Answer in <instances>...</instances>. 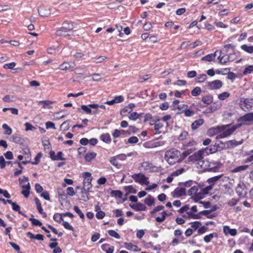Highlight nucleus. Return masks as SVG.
Listing matches in <instances>:
<instances>
[{"mask_svg":"<svg viewBox=\"0 0 253 253\" xmlns=\"http://www.w3.org/2000/svg\"><path fill=\"white\" fill-rule=\"evenodd\" d=\"M165 159L170 165L180 162L183 159L180 152L174 148L170 149L166 152Z\"/></svg>","mask_w":253,"mask_h":253,"instance_id":"1","label":"nucleus"},{"mask_svg":"<svg viewBox=\"0 0 253 253\" xmlns=\"http://www.w3.org/2000/svg\"><path fill=\"white\" fill-rule=\"evenodd\" d=\"M197 144L196 141L193 139H190L188 141H185L182 144L181 149L184 151L182 153L183 159H185L186 157L191 154L196 150L195 146Z\"/></svg>","mask_w":253,"mask_h":253,"instance_id":"2","label":"nucleus"},{"mask_svg":"<svg viewBox=\"0 0 253 253\" xmlns=\"http://www.w3.org/2000/svg\"><path fill=\"white\" fill-rule=\"evenodd\" d=\"M83 177L84 178L83 181V189L82 192L83 193L84 191H85V193L88 192L91 188L92 185L91 181L92 180V177L91 174L88 172H84L82 173Z\"/></svg>","mask_w":253,"mask_h":253,"instance_id":"3","label":"nucleus"},{"mask_svg":"<svg viewBox=\"0 0 253 253\" xmlns=\"http://www.w3.org/2000/svg\"><path fill=\"white\" fill-rule=\"evenodd\" d=\"M231 125H222L219 126V134L217 135L216 139H221L227 137L231 135L233 132V130L230 127Z\"/></svg>","mask_w":253,"mask_h":253,"instance_id":"4","label":"nucleus"},{"mask_svg":"<svg viewBox=\"0 0 253 253\" xmlns=\"http://www.w3.org/2000/svg\"><path fill=\"white\" fill-rule=\"evenodd\" d=\"M239 106L242 110L247 112L251 110L253 107V99L241 97L239 99Z\"/></svg>","mask_w":253,"mask_h":253,"instance_id":"5","label":"nucleus"},{"mask_svg":"<svg viewBox=\"0 0 253 253\" xmlns=\"http://www.w3.org/2000/svg\"><path fill=\"white\" fill-rule=\"evenodd\" d=\"M201 191V189L198 185H194L189 190L188 194L189 195L192 196L194 200L198 201L202 198Z\"/></svg>","mask_w":253,"mask_h":253,"instance_id":"6","label":"nucleus"},{"mask_svg":"<svg viewBox=\"0 0 253 253\" xmlns=\"http://www.w3.org/2000/svg\"><path fill=\"white\" fill-rule=\"evenodd\" d=\"M132 178L134 181L141 185H148L149 184L148 178L146 177L144 174L138 173L132 175Z\"/></svg>","mask_w":253,"mask_h":253,"instance_id":"7","label":"nucleus"},{"mask_svg":"<svg viewBox=\"0 0 253 253\" xmlns=\"http://www.w3.org/2000/svg\"><path fill=\"white\" fill-rule=\"evenodd\" d=\"M155 168V167L153 166V164L148 161H144L141 163L139 167V169L140 171L148 172L153 171Z\"/></svg>","mask_w":253,"mask_h":253,"instance_id":"8","label":"nucleus"},{"mask_svg":"<svg viewBox=\"0 0 253 253\" xmlns=\"http://www.w3.org/2000/svg\"><path fill=\"white\" fill-rule=\"evenodd\" d=\"M223 85L222 82L219 80L209 82L207 83L208 89L210 90H215L220 88Z\"/></svg>","mask_w":253,"mask_h":253,"instance_id":"9","label":"nucleus"},{"mask_svg":"<svg viewBox=\"0 0 253 253\" xmlns=\"http://www.w3.org/2000/svg\"><path fill=\"white\" fill-rule=\"evenodd\" d=\"M189 209V206L188 205H185L181 207L178 211V212L180 213H182L186 212L188 217L192 219H199L200 216L198 214H193L191 211H188Z\"/></svg>","mask_w":253,"mask_h":253,"instance_id":"10","label":"nucleus"},{"mask_svg":"<svg viewBox=\"0 0 253 253\" xmlns=\"http://www.w3.org/2000/svg\"><path fill=\"white\" fill-rule=\"evenodd\" d=\"M186 195L185 188L183 187H178L171 193L173 198H179Z\"/></svg>","mask_w":253,"mask_h":253,"instance_id":"11","label":"nucleus"},{"mask_svg":"<svg viewBox=\"0 0 253 253\" xmlns=\"http://www.w3.org/2000/svg\"><path fill=\"white\" fill-rule=\"evenodd\" d=\"M221 107L220 102H214L212 105L207 108L204 111V114H209L214 112V111L219 109Z\"/></svg>","mask_w":253,"mask_h":253,"instance_id":"12","label":"nucleus"},{"mask_svg":"<svg viewBox=\"0 0 253 253\" xmlns=\"http://www.w3.org/2000/svg\"><path fill=\"white\" fill-rule=\"evenodd\" d=\"M166 142L165 141H158L154 140L152 142L145 144V146L147 148H153L165 145Z\"/></svg>","mask_w":253,"mask_h":253,"instance_id":"13","label":"nucleus"},{"mask_svg":"<svg viewBox=\"0 0 253 253\" xmlns=\"http://www.w3.org/2000/svg\"><path fill=\"white\" fill-rule=\"evenodd\" d=\"M222 164L220 162H211L209 166L208 169L210 171L217 172L219 171V169L222 167Z\"/></svg>","mask_w":253,"mask_h":253,"instance_id":"14","label":"nucleus"},{"mask_svg":"<svg viewBox=\"0 0 253 253\" xmlns=\"http://www.w3.org/2000/svg\"><path fill=\"white\" fill-rule=\"evenodd\" d=\"M203 155L201 150L195 153L189 157V161L190 162H197L202 160L203 159Z\"/></svg>","mask_w":253,"mask_h":253,"instance_id":"15","label":"nucleus"},{"mask_svg":"<svg viewBox=\"0 0 253 253\" xmlns=\"http://www.w3.org/2000/svg\"><path fill=\"white\" fill-rule=\"evenodd\" d=\"M238 122H253V112L248 113L240 117L238 120Z\"/></svg>","mask_w":253,"mask_h":253,"instance_id":"16","label":"nucleus"},{"mask_svg":"<svg viewBox=\"0 0 253 253\" xmlns=\"http://www.w3.org/2000/svg\"><path fill=\"white\" fill-rule=\"evenodd\" d=\"M218 53H221V50H216L214 53L208 54L201 58V60L206 62H211L215 59Z\"/></svg>","mask_w":253,"mask_h":253,"instance_id":"17","label":"nucleus"},{"mask_svg":"<svg viewBox=\"0 0 253 253\" xmlns=\"http://www.w3.org/2000/svg\"><path fill=\"white\" fill-rule=\"evenodd\" d=\"M224 50L221 51V53H218L219 55L217 57V59L219 60V62L222 64H226L229 62V58L228 54H226L227 51L226 50L225 52H223Z\"/></svg>","mask_w":253,"mask_h":253,"instance_id":"18","label":"nucleus"},{"mask_svg":"<svg viewBox=\"0 0 253 253\" xmlns=\"http://www.w3.org/2000/svg\"><path fill=\"white\" fill-rule=\"evenodd\" d=\"M74 23L72 22L65 21L62 24V29L65 30V32H67L74 28Z\"/></svg>","mask_w":253,"mask_h":253,"instance_id":"19","label":"nucleus"},{"mask_svg":"<svg viewBox=\"0 0 253 253\" xmlns=\"http://www.w3.org/2000/svg\"><path fill=\"white\" fill-rule=\"evenodd\" d=\"M38 12L40 16L46 17L50 13L49 10L45 6H40L38 9Z\"/></svg>","mask_w":253,"mask_h":253,"instance_id":"20","label":"nucleus"},{"mask_svg":"<svg viewBox=\"0 0 253 253\" xmlns=\"http://www.w3.org/2000/svg\"><path fill=\"white\" fill-rule=\"evenodd\" d=\"M75 63L71 62H64L60 64L59 69L61 70H67L75 67Z\"/></svg>","mask_w":253,"mask_h":253,"instance_id":"21","label":"nucleus"},{"mask_svg":"<svg viewBox=\"0 0 253 253\" xmlns=\"http://www.w3.org/2000/svg\"><path fill=\"white\" fill-rule=\"evenodd\" d=\"M101 248L106 253H113L114 251V247L109 244H102Z\"/></svg>","mask_w":253,"mask_h":253,"instance_id":"22","label":"nucleus"},{"mask_svg":"<svg viewBox=\"0 0 253 253\" xmlns=\"http://www.w3.org/2000/svg\"><path fill=\"white\" fill-rule=\"evenodd\" d=\"M236 191L240 199L244 197L247 193L246 191L243 189V186L240 184H238L236 187Z\"/></svg>","mask_w":253,"mask_h":253,"instance_id":"23","label":"nucleus"},{"mask_svg":"<svg viewBox=\"0 0 253 253\" xmlns=\"http://www.w3.org/2000/svg\"><path fill=\"white\" fill-rule=\"evenodd\" d=\"M58 197L60 201H64L67 199V194L61 188H58L57 190Z\"/></svg>","mask_w":253,"mask_h":253,"instance_id":"24","label":"nucleus"},{"mask_svg":"<svg viewBox=\"0 0 253 253\" xmlns=\"http://www.w3.org/2000/svg\"><path fill=\"white\" fill-rule=\"evenodd\" d=\"M125 245L127 250L134 252H139L141 251V249L137 246L133 245L131 243H125Z\"/></svg>","mask_w":253,"mask_h":253,"instance_id":"25","label":"nucleus"},{"mask_svg":"<svg viewBox=\"0 0 253 253\" xmlns=\"http://www.w3.org/2000/svg\"><path fill=\"white\" fill-rule=\"evenodd\" d=\"M223 232L225 235L230 234L232 236H234L237 234V230L235 229H231L228 226L223 227Z\"/></svg>","mask_w":253,"mask_h":253,"instance_id":"26","label":"nucleus"},{"mask_svg":"<svg viewBox=\"0 0 253 253\" xmlns=\"http://www.w3.org/2000/svg\"><path fill=\"white\" fill-rule=\"evenodd\" d=\"M130 207L132 209L136 211H144L146 210V206L141 203L134 204Z\"/></svg>","mask_w":253,"mask_h":253,"instance_id":"27","label":"nucleus"},{"mask_svg":"<svg viewBox=\"0 0 253 253\" xmlns=\"http://www.w3.org/2000/svg\"><path fill=\"white\" fill-rule=\"evenodd\" d=\"M100 139L103 142L110 144L111 142V137L109 133H103L100 136Z\"/></svg>","mask_w":253,"mask_h":253,"instance_id":"28","label":"nucleus"},{"mask_svg":"<svg viewBox=\"0 0 253 253\" xmlns=\"http://www.w3.org/2000/svg\"><path fill=\"white\" fill-rule=\"evenodd\" d=\"M22 190L21 193L24 195L25 198H28L30 194V185L29 183L26 185L22 186Z\"/></svg>","mask_w":253,"mask_h":253,"instance_id":"29","label":"nucleus"},{"mask_svg":"<svg viewBox=\"0 0 253 253\" xmlns=\"http://www.w3.org/2000/svg\"><path fill=\"white\" fill-rule=\"evenodd\" d=\"M204 121L203 119H200L195 121L191 125V128L193 130L197 129L204 124Z\"/></svg>","mask_w":253,"mask_h":253,"instance_id":"30","label":"nucleus"},{"mask_svg":"<svg viewBox=\"0 0 253 253\" xmlns=\"http://www.w3.org/2000/svg\"><path fill=\"white\" fill-rule=\"evenodd\" d=\"M208 134L210 136H213L219 134V126L211 127L208 129Z\"/></svg>","mask_w":253,"mask_h":253,"instance_id":"31","label":"nucleus"},{"mask_svg":"<svg viewBox=\"0 0 253 253\" xmlns=\"http://www.w3.org/2000/svg\"><path fill=\"white\" fill-rule=\"evenodd\" d=\"M225 143L228 147L233 148L241 144L242 143V141H237L235 140H232L227 141Z\"/></svg>","mask_w":253,"mask_h":253,"instance_id":"32","label":"nucleus"},{"mask_svg":"<svg viewBox=\"0 0 253 253\" xmlns=\"http://www.w3.org/2000/svg\"><path fill=\"white\" fill-rule=\"evenodd\" d=\"M35 201L37 206L38 211L39 212V213H41V214H43L44 216H45L46 213L43 211V209L42 208L41 203L39 199L38 198H36L35 199Z\"/></svg>","mask_w":253,"mask_h":253,"instance_id":"33","label":"nucleus"},{"mask_svg":"<svg viewBox=\"0 0 253 253\" xmlns=\"http://www.w3.org/2000/svg\"><path fill=\"white\" fill-rule=\"evenodd\" d=\"M96 153L94 152H89L85 154L84 159L86 161L90 162L92 160L94 159L96 157Z\"/></svg>","mask_w":253,"mask_h":253,"instance_id":"34","label":"nucleus"},{"mask_svg":"<svg viewBox=\"0 0 253 253\" xmlns=\"http://www.w3.org/2000/svg\"><path fill=\"white\" fill-rule=\"evenodd\" d=\"M248 168V165H243V166H240L238 167H236L234 169L232 170V172L233 173H236L238 172H241L242 171H244L247 169Z\"/></svg>","mask_w":253,"mask_h":253,"instance_id":"35","label":"nucleus"},{"mask_svg":"<svg viewBox=\"0 0 253 253\" xmlns=\"http://www.w3.org/2000/svg\"><path fill=\"white\" fill-rule=\"evenodd\" d=\"M110 195L113 197L122 198L123 194L120 190H112Z\"/></svg>","mask_w":253,"mask_h":253,"instance_id":"36","label":"nucleus"},{"mask_svg":"<svg viewBox=\"0 0 253 253\" xmlns=\"http://www.w3.org/2000/svg\"><path fill=\"white\" fill-rule=\"evenodd\" d=\"M241 48L242 50L249 53H253V46L252 45L249 46L247 44H243L241 46Z\"/></svg>","mask_w":253,"mask_h":253,"instance_id":"37","label":"nucleus"},{"mask_svg":"<svg viewBox=\"0 0 253 253\" xmlns=\"http://www.w3.org/2000/svg\"><path fill=\"white\" fill-rule=\"evenodd\" d=\"M2 127L4 129V133L6 135H10L12 133V129L6 124L2 125Z\"/></svg>","mask_w":253,"mask_h":253,"instance_id":"38","label":"nucleus"},{"mask_svg":"<svg viewBox=\"0 0 253 253\" xmlns=\"http://www.w3.org/2000/svg\"><path fill=\"white\" fill-rule=\"evenodd\" d=\"M154 198L151 196H149L145 200V203L148 206H152L154 204Z\"/></svg>","mask_w":253,"mask_h":253,"instance_id":"39","label":"nucleus"},{"mask_svg":"<svg viewBox=\"0 0 253 253\" xmlns=\"http://www.w3.org/2000/svg\"><path fill=\"white\" fill-rule=\"evenodd\" d=\"M213 99L211 96L207 95L203 97L202 101L205 104H210L212 102Z\"/></svg>","mask_w":253,"mask_h":253,"instance_id":"40","label":"nucleus"},{"mask_svg":"<svg viewBox=\"0 0 253 253\" xmlns=\"http://www.w3.org/2000/svg\"><path fill=\"white\" fill-rule=\"evenodd\" d=\"M161 217H157L156 218V221L158 222H162L166 218V216L168 215L167 213L165 211H163L161 212Z\"/></svg>","mask_w":253,"mask_h":253,"instance_id":"41","label":"nucleus"},{"mask_svg":"<svg viewBox=\"0 0 253 253\" xmlns=\"http://www.w3.org/2000/svg\"><path fill=\"white\" fill-rule=\"evenodd\" d=\"M211 211L204 210V211L199 212L198 214L199 215V216H200V215H206L209 218H211L213 217H214V216L211 214Z\"/></svg>","mask_w":253,"mask_h":253,"instance_id":"42","label":"nucleus"},{"mask_svg":"<svg viewBox=\"0 0 253 253\" xmlns=\"http://www.w3.org/2000/svg\"><path fill=\"white\" fill-rule=\"evenodd\" d=\"M230 96V93L228 92H223L218 95V98L220 100H224Z\"/></svg>","mask_w":253,"mask_h":253,"instance_id":"43","label":"nucleus"},{"mask_svg":"<svg viewBox=\"0 0 253 253\" xmlns=\"http://www.w3.org/2000/svg\"><path fill=\"white\" fill-rule=\"evenodd\" d=\"M62 216L63 213L60 214L58 213H56L54 214L53 218L54 221L60 223L61 222V221H63Z\"/></svg>","mask_w":253,"mask_h":253,"instance_id":"44","label":"nucleus"},{"mask_svg":"<svg viewBox=\"0 0 253 253\" xmlns=\"http://www.w3.org/2000/svg\"><path fill=\"white\" fill-rule=\"evenodd\" d=\"M219 179H220V175H218L209 178L208 180V182L210 184H213L216 182L219 181Z\"/></svg>","mask_w":253,"mask_h":253,"instance_id":"45","label":"nucleus"},{"mask_svg":"<svg viewBox=\"0 0 253 253\" xmlns=\"http://www.w3.org/2000/svg\"><path fill=\"white\" fill-rule=\"evenodd\" d=\"M253 73V65H249L244 69L243 73L244 75H247Z\"/></svg>","mask_w":253,"mask_h":253,"instance_id":"46","label":"nucleus"},{"mask_svg":"<svg viewBox=\"0 0 253 253\" xmlns=\"http://www.w3.org/2000/svg\"><path fill=\"white\" fill-rule=\"evenodd\" d=\"M125 190L128 193L135 194L137 192L136 189L132 185H128L125 187Z\"/></svg>","mask_w":253,"mask_h":253,"instance_id":"47","label":"nucleus"},{"mask_svg":"<svg viewBox=\"0 0 253 253\" xmlns=\"http://www.w3.org/2000/svg\"><path fill=\"white\" fill-rule=\"evenodd\" d=\"M108 233L110 236L114 237L116 239H119L121 238L120 235L115 230H109L108 231Z\"/></svg>","mask_w":253,"mask_h":253,"instance_id":"48","label":"nucleus"},{"mask_svg":"<svg viewBox=\"0 0 253 253\" xmlns=\"http://www.w3.org/2000/svg\"><path fill=\"white\" fill-rule=\"evenodd\" d=\"M73 209L81 219H84V215L78 206H74Z\"/></svg>","mask_w":253,"mask_h":253,"instance_id":"49","label":"nucleus"},{"mask_svg":"<svg viewBox=\"0 0 253 253\" xmlns=\"http://www.w3.org/2000/svg\"><path fill=\"white\" fill-rule=\"evenodd\" d=\"M201 89L200 87H196L191 91V94L193 96H196L200 94Z\"/></svg>","mask_w":253,"mask_h":253,"instance_id":"50","label":"nucleus"},{"mask_svg":"<svg viewBox=\"0 0 253 253\" xmlns=\"http://www.w3.org/2000/svg\"><path fill=\"white\" fill-rule=\"evenodd\" d=\"M188 135V133L186 131H182L178 137V140L179 141H182L187 138Z\"/></svg>","mask_w":253,"mask_h":253,"instance_id":"51","label":"nucleus"},{"mask_svg":"<svg viewBox=\"0 0 253 253\" xmlns=\"http://www.w3.org/2000/svg\"><path fill=\"white\" fill-rule=\"evenodd\" d=\"M42 153H39L35 158V161L31 162V163L33 165H38L40 163V159L42 158Z\"/></svg>","mask_w":253,"mask_h":253,"instance_id":"52","label":"nucleus"},{"mask_svg":"<svg viewBox=\"0 0 253 253\" xmlns=\"http://www.w3.org/2000/svg\"><path fill=\"white\" fill-rule=\"evenodd\" d=\"M139 141L138 138L135 136H133L129 138L127 140V143L130 144L137 143Z\"/></svg>","mask_w":253,"mask_h":253,"instance_id":"53","label":"nucleus"},{"mask_svg":"<svg viewBox=\"0 0 253 253\" xmlns=\"http://www.w3.org/2000/svg\"><path fill=\"white\" fill-rule=\"evenodd\" d=\"M191 227L193 228V230L194 231L196 230L197 229H198L199 228V227L201 225V222L198 221L191 222Z\"/></svg>","mask_w":253,"mask_h":253,"instance_id":"54","label":"nucleus"},{"mask_svg":"<svg viewBox=\"0 0 253 253\" xmlns=\"http://www.w3.org/2000/svg\"><path fill=\"white\" fill-rule=\"evenodd\" d=\"M216 234L211 233L209 235H206L204 238V240L206 243H209L214 237V235L216 236Z\"/></svg>","mask_w":253,"mask_h":253,"instance_id":"55","label":"nucleus"},{"mask_svg":"<svg viewBox=\"0 0 253 253\" xmlns=\"http://www.w3.org/2000/svg\"><path fill=\"white\" fill-rule=\"evenodd\" d=\"M29 220L32 222V224L34 226H41L42 225V222L38 219L35 218H30Z\"/></svg>","mask_w":253,"mask_h":253,"instance_id":"56","label":"nucleus"},{"mask_svg":"<svg viewBox=\"0 0 253 253\" xmlns=\"http://www.w3.org/2000/svg\"><path fill=\"white\" fill-rule=\"evenodd\" d=\"M207 79V76L206 74H200L197 77V82L203 83Z\"/></svg>","mask_w":253,"mask_h":253,"instance_id":"57","label":"nucleus"},{"mask_svg":"<svg viewBox=\"0 0 253 253\" xmlns=\"http://www.w3.org/2000/svg\"><path fill=\"white\" fill-rule=\"evenodd\" d=\"M240 198L238 199H235V198H232L230 200H229L228 202V205L229 206H234L236 205L237 203L239 201Z\"/></svg>","mask_w":253,"mask_h":253,"instance_id":"58","label":"nucleus"},{"mask_svg":"<svg viewBox=\"0 0 253 253\" xmlns=\"http://www.w3.org/2000/svg\"><path fill=\"white\" fill-rule=\"evenodd\" d=\"M81 108L82 110L84 111L87 114H91L92 111L91 109H90V107L87 105H83L81 106Z\"/></svg>","mask_w":253,"mask_h":253,"instance_id":"59","label":"nucleus"},{"mask_svg":"<svg viewBox=\"0 0 253 253\" xmlns=\"http://www.w3.org/2000/svg\"><path fill=\"white\" fill-rule=\"evenodd\" d=\"M183 113H184V116L187 117H191L195 114L194 111L188 108L185 110V111Z\"/></svg>","mask_w":253,"mask_h":253,"instance_id":"60","label":"nucleus"},{"mask_svg":"<svg viewBox=\"0 0 253 253\" xmlns=\"http://www.w3.org/2000/svg\"><path fill=\"white\" fill-rule=\"evenodd\" d=\"M253 161V149L250 152L249 156L245 160V163H249Z\"/></svg>","mask_w":253,"mask_h":253,"instance_id":"61","label":"nucleus"},{"mask_svg":"<svg viewBox=\"0 0 253 253\" xmlns=\"http://www.w3.org/2000/svg\"><path fill=\"white\" fill-rule=\"evenodd\" d=\"M16 66V63L14 62L5 64L3 65V68L5 69H12Z\"/></svg>","mask_w":253,"mask_h":253,"instance_id":"62","label":"nucleus"},{"mask_svg":"<svg viewBox=\"0 0 253 253\" xmlns=\"http://www.w3.org/2000/svg\"><path fill=\"white\" fill-rule=\"evenodd\" d=\"M62 225L65 229L71 231H74L73 227L68 222L63 221Z\"/></svg>","mask_w":253,"mask_h":253,"instance_id":"63","label":"nucleus"},{"mask_svg":"<svg viewBox=\"0 0 253 253\" xmlns=\"http://www.w3.org/2000/svg\"><path fill=\"white\" fill-rule=\"evenodd\" d=\"M61 128H62L64 130H68L69 127V122L67 121H65L63 122L60 126Z\"/></svg>","mask_w":253,"mask_h":253,"instance_id":"64","label":"nucleus"}]
</instances>
